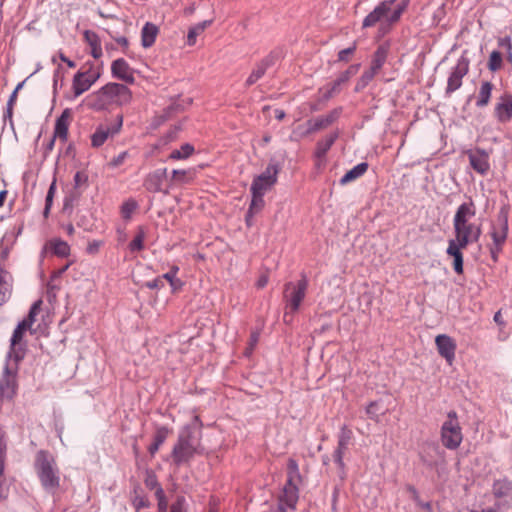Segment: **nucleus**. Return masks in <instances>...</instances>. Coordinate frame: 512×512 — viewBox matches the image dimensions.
Here are the masks:
<instances>
[{
  "instance_id": "56",
  "label": "nucleus",
  "mask_w": 512,
  "mask_h": 512,
  "mask_svg": "<svg viewBox=\"0 0 512 512\" xmlns=\"http://www.w3.org/2000/svg\"><path fill=\"white\" fill-rule=\"evenodd\" d=\"M169 284H170L172 293H176V292L180 291L184 285L183 281L178 277L174 278V280L171 281Z\"/></svg>"
},
{
  "instance_id": "14",
  "label": "nucleus",
  "mask_w": 512,
  "mask_h": 512,
  "mask_svg": "<svg viewBox=\"0 0 512 512\" xmlns=\"http://www.w3.org/2000/svg\"><path fill=\"white\" fill-rule=\"evenodd\" d=\"M469 159L470 166L480 175H486L490 170V153L483 148L475 147L465 152Z\"/></svg>"
},
{
  "instance_id": "64",
  "label": "nucleus",
  "mask_w": 512,
  "mask_h": 512,
  "mask_svg": "<svg viewBox=\"0 0 512 512\" xmlns=\"http://www.w3.org/2000/svg\"><path fill=\"white\" fill-rule=\"evenodd\" d=\"M116 42L121 45L123 48H127L129 45V41L126 37L116 38Z\"/></svg>"
},
{
  "instance_id": "23",
  "label": "nucleus",
  "mask_w": 512,
  "mask_h": 512,
  "mask_svg": "<svg viewBox=\"0 0 512 512\" xmlns=\"http://www.w3.org/2000/svg\"><path fill=\"white\" fill-rule=\"evenodd\" d=\"M166 172L167 170L164 168L149 173L144 180V187L154 193L161 191L163 181L166 178Z\"/></svg>"
},
{
  "instance_id": "20",
  "label": "nucleus",
  "mask_w": 512,
  "mask_h": 512,
  "mask_svg": "<svg viewBox=\"0 0 512 512\" xmlns=\"http://www.w3.org/2000/svg\"><path fill=\"white\" fill-rule=\"evenodd\" d=\"M43 252L65 258L70 255V246L60 238H52L45 243Z\"/></svg>"
},
{
  "instance_id": "60",
  "label": "nucleus",
  "mask_w": 512,
  "mask_h": 512,
  "mask_svg": "<svg viewBox=\"0 0 512 512\" xmlns=\"http://www.w3.org/2000/svg\"><path fill=\"white\" fill-rule=\"evenodd\" d=\"M377 73L372 71L371 69L365 71L363 73V75L361 76V78L364 80V82L366 83H369L373 78L374 76L376 75Z\"/></svg>"
},
{
  "instance_id": "54",
  "label": "nucleus",
  "mask_w": 512,
  "mask_h": 512,
  "mask_svg": "<svg viewBox=\"0 0 512 512\" xmlns=\"http://www.w3.org/2000/svg\"><path fill=\"white\" fill-rule=\"evenodd\" d=\"M504 245H499L492 243V246L490 247V254L491 258L496 262L498 260L499 254L502 252Z\"/></svg>"
},
{
  "instance_id": "53",
  "label": "nucleus",
  "mask_w": 512,
  "mask_h": 512,
  "mask_svg": "<svg viewBox=\"0 0 512 512\" xmlns=\"http://www.w3.org/2000/svg\"><path fill=\"white\" fill-rule=\"evenodd\" d=\"M453 269L457 274H463V255L453 259Z\"/></svg>"
},
{
  "instance_id": "29",
  "label": "nucleus",
  "mask_w": 512,
  "mask_h": 512,
  "mask_svg": "<svg viewBox=\"0 0 512 512\" xmlns=\"http://www.w3.org/2000/svg\"><path fill=\"white\" fill-rule=\"evenodd\" d=\"M271 58L267 57L259 62L246 80V85L251 86L263 77L267 68L271 65Z\"/></svg>"
},
{
  "instance_id": "6",
  "label": "nucleus",
  "mask_w": 512,
  "mask_h": 512,
  "mask_svg": "<svg viewBox=\"0 0 512 512\" xmlns=\"http://www.w3.org/2000/svg\"><path fill=\"white\" fill-rule=\"evenodd\" d=\"M419 454L423 465L441 476V472L446 468V459L445 451L440 444L434 441L425 442L422 444Z\"/></svg>"
},
{
  "instance_id": "18",
  "label": "nucleus",
  "mask_w": 512,
  "mask_h": 512,
  "mask_svg": "<svg viewBox=\"0 0 512 512\" xmlns=\"http://www.w3.org/2000/svg\"><path fill=\"white\" fill-rule=\"evenodd\" d=\"M494 115L501 123H507L512 119V95L503 94L495 105Z\"/></svg>"
},
{
  "instance_id": "1",
  "label": "nucleus",
  "mask_w": 512,
  "mask_h": 512,
  "mask_svg": "<svg viewBox=\"0 0 512 512\" xmlns=\"http://www.w3.org/2000/svg\"><path fill=\"white\" fill-rule=\"evenodd\" d=\"M408 6V0H385L380 2L363 20V28L377 27L383 37L400 20Z\"/></svg>"
},
{
  "instance_id": "40",
  "label": "nucleus",
  "mask_w": 512,
  "mask_h": 512,
  "mask_svg": "<svg viewBox=\"0 0 512 512\" xmlns=\"http://www.w3.org/2000/svg\"><path fill=\"white\" fill-rule=\"evenodd\" d=\"M252 194V200L249 207L248 215L252 216L255 213H258L261 211L265 205L264 202V195L257 194V193H251Z\"/></svg>"
},
{
  "instance_id": "45",
  "label": "nucleus",
  "mask_w": 512,
  "mask_h": 512,
  "mask_svg": "<svg viewBox=\"0 0 512 512\" xmlns=\"http://www.w3.org/2000/svg\"><path fill=\"white\" fill-rule=\"evenodd\" d=\"M156 497L158 499V511L167 512L168 503L162 488L157 489Z\"/></svg>"
},
{
  "instance_id": "11",
  "label": "nucleus",
  "mask_w": 512,
  "mask_h": 512,
  "mask_svg": "<svg viewBox=\"0 0 512 512\" xmlns=\"http://www.w3.org/2000/svg\"><path fill=\"white\" fill-rule=\"evenodd\" d=\"M491 494L494 497V503L498 507L508 510L512 508V480L508 477L495 479L491 486Z\"/></svg>"
},
{
  "instance_id": "17",
  "label": "nucleus",
  "mask_w": 512,
  "mask_h": 512,
  "mask_svg": "<svg viewBox=\"0 0 512 512\" xmlns=\"http://www.w3.org/2000/svg\"><path fill=\"white\" fill-rule=\"evenodd\" d=\"M99 75L88 74L86 72H77L74 75L72 82V90L74 97H78L84 92L88 91L90 87L96 82Z\"/></svg>"
},
{
  "instance_id": "26",
  "label": "nucleus",
  "mask_w": 512,
  "mask_h": 512,
  "mask_svg": "<svg viewBox=\"0 0 512 512\" xmlns=\"http://www.w3.org/2000/svg\"><path fill=\"white\" fill-rule=\"evenodd\" d=\"M159 33L158 27L150 22L145 23L141 30V44L144 48L151 47Z\"/></svg>"
},
{
  "instance_id": "43",
  "label": "nucleus",
  "mask_w": 512,
  "mask_h": 512,
  "mask_svg": "<svg viewBox=\"0 0 512 512\" xmlns=\"http://www.w3.org/2000/svg\"><path fill=\"white\" fill-rule=\"evenodd\" d=\"M358 71V66H350L346 71L336 79V85H343L349 81V79L355 75Z\"/></svg>"
},
{
  "instance_id": "12",
  "label": "nucleus",
  "mask_w": 512,
  "mask_h": 512,
  "mask_svg": "<svg viewBox=\"0 0 512 512\" xmlns=\"http://www.w3.org/2000/svg\"><path fill=\"white\" fill-rule=\"evenodd\" d=\"M352 440H353L352 430L348 426L343 425L338 433V436H337V447L335 448V450L332 454L333 460L336 463V465L338 466L339 470L342 472V474H345V472H346V464L344 462V455L346 454Z\"/></svg>"
},
{
  "instance_id": "44",
  "label": "nucleus",
  "mask_w": 512,
  "mask_h": 512,
  "mask_svg": "<svg viewBox=\"0 0 512 512\" xmlns=\"http://www.w3.org/2000/svg\"><path fill=\"white\" fill-rule=\"evenodd\" d=\"M56 191V183L55 181L52 182V184L49 187V190L46 195V201H45V208H44V217H47L53 202V197Z\"/></svg>"
},
{
  "instance_id": "30",
  "label": "nucleus",
  "mask_w": 512,
  "mask_h": 512,
  "mask_svg": "<svg viewBox=\"0 0 512 512\" xmlns=\"http://www.w3.org/2000/svg\"><path fill=\"white\" fill-rule=\"evenodd\" d=\"M368 169V164L365 162L359 163L358 165L354 166L351 170L347 171L345 175L340 179L341 185H346L358 178H360L362 175L366 173Z\"/></svg>"
},
{
  "instance_id": "9",
  "label": "nucleus",
  "mask_w": 512,
  "mask_h": 512,
  "mask_svg": "<svg viewBox=\"0 0 512 512\" xmlns=\"http://www.w3.org/2000/svg\"><path fill=\"white\" fill-rule=\"evenodd\" d=\"M308 287V281L305 277L299 280L297 283L289 282L285 284L284 288V300L286 302V309L290 313L298 311L301 302L305 298L306 290Z\"/></svg>"
},
{
  "instance_id": "27",
  "label": "nucleus",
  "mask_w": 512,
  "mask_h": 512,
  "mask_svg": "<svg viewBox=\"0 0 512 512\" xmlns=\"http://www.w3.org/2000/svg\"><path fill=\"white\" fill-rule=\"evenodd\" d=\"M338 138V133L333 132L326 135L323 139L317 142L315 156L318 159L324 158L326 153L329 151L331 146L334 144L336 139Z\"/></svg>"
},
{
  "instance_id": "58",
  "label": "nucleus",
  "mask_w": 512,
  "mask_h": 512,
  "mask_svg": "<svg viewBox=\"0 0 512 512\" xmlns=\"http://www.w3.org/2000/svg\"><path fill=\"white\" fill-rule=\"evenodd\" d=\"M508 509L503 507H498L496 503H494L491 507H487L485 509H482L480 512H506Z\"/></svg>"
},
{
  "instance_id": "62",
  "label": "nucleus",
  "mask_w": 512,
  "mask_h": 512,
  "mask_svg": "<svg viewBox=\"0 0 512 512\" xmlns=\"http://www.w3.org/2000/svg\"><path fill=\"white\" fill-rule=\"evenodd\" d=\"M493 320L495 323H497L498 325H501V326H504L505 325V322L502 318V315H501V312L498 311L494 314V317H493Z\"/></svg>"
},
{
  "instance_id": "36",
  "label": "nucleus",
  "mask_w": 512,
  "mask_h": 512,
  "mask_svg": "<svg viewBox=\"0 0 512 512\" xmlns=\"http://www.w3.org/2000/svg\"><path fill=\"white\" fill-rule=\"evenodd\" d=\"M42 304L43 301L41 299L35 301L31 306L27 317L21 321L22 323H26V325H28V327L31 329V333H33L32 326L36 321V316L39 314Z\"/></svg>"
},
{
  "instance_id": "3",
  "label": "nucleus",
  "mask_w": 512,
  "mask_h": 512,
  "mask_svg": "<svg viewBox=\"0 0 512 512\" xmlns=\"http://www.w3.org/2000/svg\"><path fill=\"white\" fill-rule=\"evenodd\" d=\"M34 469L42 488L49 494L55 495L61 487L60 471L54 456L45 450L37 452Z\"/></svg>"
},
{
  "instance_id": "21",
  "label": "nucleus",
  "mask_w": 512,
  "mask_h": 512,
  "mask_svg": "<svg viewBox=\"0 0 512 512\" xmlns=\"http://www.w3.org/2000/svg\"><path fill=\"white\" fill-rule=\"evenodd\" d=\"M71 119V112L68 109H65L56 120L54 128L55 139H60L62 142L67 140Z\"/></svg>"
},
{
  "instance_id": "34",
  "label": "nucleus",
  "mask_w": 512,
  "mask_h": 512,
  "mask_svg": "<svg viewBox=\"0 0 512 512\" xmlns=\"http://www.w3.org/2000/svg\"><path fill=\"white\" fill-rule=\"evenodd\" d=\"M387 408L383 407L380 401L371 402L367 408L366 413L371 420L378 422L380 416L386 412Z\"/></svg>"
},
{
  "instance_id": "7",
  "label": "nucleus",
  "mask_w": 512,
  "mask_h": 512,
  "mask_svg": "<svg viewBox=\"0 0 512 512\" xmlns=\"http://www.w3.org/2000/svg\"><path fill=\"white\" fill-rule=\"evenodd\" d=\"M463 440L462 429L458 422L457 413L449 411L447 420L441 426V441L445 448L456 450Z\"/></svg>"
},
{
  "instance_id": "16",
  "label": "nucleus",
  "mask_w": 512,
  "mask_h": 512,
  "mask_svg": "<svg viewBox=\"0 0 512 512\" xmlns=\"http://www.w3.org/2000/svg\"><path fill=\"white\" fill-rule=\"evenodd\" d=\"M111 73L114 78L127 84L135 82L134 69L123 58L114 60L111 64Z\"/></svg>"
},
{
  "instance_id": "42",
  "label": "nucleus",
  "mask_w": 512,
  "mask_h": 512,
  "mask_svg": "<svg viewBox=\"0 0 512 512\" xmlns=\"http://www.w3.org/2000/svg\"><path fill=\"white\" fill-rule=\"evenodd\" d=\"M502 66V54L498 50H493L489 56L487 67L490 71L495 72Z\"/></svg>"
},
{
  "instance_id": "57",
  "label": "nucleus",
  "mask_w": 512,
  "mask_h": 512,
  "mask_svg": "<svg viewBox=\"0 0 512 512\" xmlns=\"http://www.w3.org/2000/svg\"><path fill=\"white\" fill-rule=\"evenodd\" d=\"M268 281H269V277H268V275H267V274H262V275L258 278V280H257V282H256V286H257V288H259V289L264 288V287L267 285Z\"/></svg>"
},
{
  "instance_id": "49",
  "label": "nucleus",
  "mask_w": 512,
  "mask_h": 512,
  "mask_svg": "<svg viewBox=\"0 0 512 512\" xmlns=\"http://www.w3.org/2000/svg\"><path fill=\"white\" fill-rule=\"evenodd\" d=\"M498 45L507 50L509 58H512V43L510 37H503L498 40Z\"/></svg>"
},
{
  "instance_id": "63",
  "label": "nucleus",
  "mask_w": 512,
  "mask_h": 512,
  "mask_svg": "<svg viewBox=\"0 0 512 512\" xmlns=\"http://www.w3.org/2000/svg\"><path fill=\"white\" fill-rule=\"evenodd\" d=\"M134 506H135L136 510L138 511L139 509H141L143 507H147L148 503L144 499H139V500L134 501Z\"/></svg>"
},
{
  "instance_id": "33",
  "label": "nucleus",
  "mask_w": 512,
  "mask_h": 512,
  "mask_svg": "<svg viewBox=\"0 0 512 512\" xmlns=\"http://www.w3.org/2000/svg\"><path fill=\"white\" fill-rule=\"evenodd\" d=\"M387 58V50L383 46H380L374 53V57L371 63L370 69L376 73L380 71Z\"/></svg>"
},
{
  "instance_id": "31",
  "label": "nucleus",
  "mask_w": 512,
  "mask_h": 512,
  "mask_svg": "<svg viewBox=\"0 0 512 512\" xmlns=\"http://www.w3.org/2000/svg\"><path fill=\"white\" fill-rule=\"evenodd\" d=\"M210 23V21H203L191 27L187 35V45L194 46L196 44L197 37L205 31V29L210 25Z\"/></svg>"
},
{
  "instance_id": "28",
  "label": "nucleus",
  "mask_w": 512,
  "mask_h": 512,
  "mask_svg": "<svg viewBox=\"0 0 512 512\" xmlns=\"http://www.w3.org/2000/svg\"><path fill=\"white\" fill-rule=\"evenodd\" d=\"M493 87L490 81H483L481 83L475 103L476 107L483 108L489 104Z\"/></svg>"
},
{
  "instance_id": "8",
  "label": "nucleus",
  "mask_w": 512,
  "mask_h": 512,
  "mask_svg": "<svg viewBox=\"0 0 512 512\" xmlns=\"http://www.w3.org/2000/svg\"><path fill=\"white\" fill-rule=\"evenodd\" d=\"M470 61L469 50H463L455 66L451 68L449 73L445 88L446 97H450L455 91L461 88L463 77L469 72Z\"/></svg>"
},
{
  "instance_id": "5",
  "label": "nucleus",
  "mask_w": 512,
  "mask_h": 512,
  "mask_svg": "<svg viewBox=\"0 0 512 512\" xmlns=\"http://www.w3.org/2000/svg\"><path fill=\"white\" fill-rule=\"evenodd\" d=\"M199 443L195 440L190 428L186 427L179 433L177 443L171 453L173 462L180 465L188 462L198 453Z\"/></svg>"
},
{
  "instance_id": "32",
  "label": "nucleus",
  "mask_w": 512,
  "mask_h": 512,
  "mask_svg": "<svg viewBox=\"0 0 512 512\" xmlns=\"http://www.w3.org/2000/svg\"><path fill=\"white\" fill-rule=\"evenodd\" d=\"M168 433L169 431L165 427H160L157 429L154 436V442L149 446L148 449L151 455H154L159 450L160 446L165 442Z\"/></svg>"
},
{
  "instance_id": "25",
  "label": "nucleus",
  "mask_w": 512,
  "mask_h": 512,
  "mask_svg": "<svg viewBox=\"0 0 512 512\" xmlns=\"http://www.w3.org/2000/svg\"><path fill=\"white\" fill-rule=\"evenodd\" d=\"M12 294V279L9 272L0 265V306L5 304Z\"/></svg>"
},
{
  "instance_id": "52",
  "label": "nucleus",
  "mask_w": 512,
  "mask_h": 512,
  "mask_svg": "<svg viewBox=\"0 0 512 512\" xmlns=\"http://www.w3.org/2000/svg\"><path fill=\"white\" fill-rule=\"evenodd\" d=\"M145 286L149 289H161L164 287V282L162 278L159 276L152 281L146 282Z\"/></svg>"
},
{
  "instance_id": "37",
  "label": "nucleus",
  "mask_w": 512,
  "mask_h": 512,
  "mask_svg": "<svg viewBox=\"0 0 512 512\" xmlns=\"http://www.w3.org/2000/svg\"><path fill=\"white\" fill-rule=\"evenodd\" d=\"M145 238H146L145 230L142 227H139L135 237L129 244L130 251L136 252V251L143 250Z\"/></svg>"
},
{
  "instance_id": "47",
  "label": "nucleus",
  "mask_w": 512,
  "mask_h": 512,
  "mask_svg": "<svg viewBox=\"0 0 512 512\" xmlns=\"http://www.w3.org/2000/svg\"><path fill=\"white\" fill-rule=\"evenodd\" d=\"M356 45L353 44V46L343 49L338 53V59L339 61H349L350 56L355 52Z\"/></svg>"
},
{
  "instance_id": "59",
  "label": "nucleus",
  "mask_w": 512,
  "mask_h": 512,
  "mask_svg": "<svg viewBox=\"0 0 512 512\" xmlns=\"http://www.w3.org/2000/svg\"><path fill=\"white\" fill-rule=\"evenodd\" d=\"M126 156H127V152H122V153H120L117 157H115V158L112 160V165H113V166H119V165H121V164L124 162V160H125Z\"/></svg>"
},
{
  "instance_id": "15",
  "label": "nucleus",
  "mask_w": 512,
  "mask_h": 512,
  "mask_svg": "<svg viewBox=\"0 0 512 512\" xmlns=\"http://www.w3.org/2000/svg\"><path fill=\"white\" fill-rule=\"evenodd\" d=\"M438 353L442 356L449 365H452L455 360L456 342L454 339L446 334H440L435 338Z\"/></svg>"
},
{
  "instance_id": "22",
  "label": "nucleus",
  "mask_w": 512,
  "mask_h": 512,
  "mask_svg": "<svg viewBox=\"0 0 512 512\" xmlns=\"http://www.w3.org/2000/svg\"><path fill=\"white\" fill-rule=\"evenodd\" d=\"M339 116V112L337 110L331 111L327 115L320 116L316 119L309 120L307 122L308 130L307 133H314L319 130L325 129L330 126Z\"/></svg>"
},
{
  "instance_id": "41",
  "label": "nucleus",
  "mask_w": 512,
  "mask_h": 512,
  "mask_svg": "<svg viewBox=\"0 0 512 512\" xmlns=\"http://www.w3.org/2000/svg\"><path fill=\"white\" fill-rule=\"evenodd\" d=\"M171 180L177 184L189 183L193 180V173L187 170H173Z\"/></svg>"
},
{
  "instance_id": "48",
  "label": "nucleus",
  "mask_w": 512,
  "mask_h": 512,
  "mask_svg": "<svg viewBox=\"0 0 512 512\" xmlns=\"http://www.w3.org/2000/svg\"><path fill=\"white\" fill-rule=\"evenodd\" d=\"M21 87V84H19L16 89L14 90V92L12 93V95L10 96L9 100H8V103H7V111H6V114L9 118L12 117V111H13V106H14V103L16 101V97H17V92L18 90L20 89Z\"/></svg>"
},
{
  "instance_id": "2",
  "label": "nucleus",
  "mask_w": 512,
  "mask_h": 512,
  "mask_svg": "<svg viewBox=\"0 0 512 512\" xmlns=\"http://www.w3.org/2000/svg\"><path fill=\"white\" fill-rule=\"evenodd\" d=\"M132 100L131 90L124 84L110 82L88 96L89 106L96 110L127 105Z\"/></svg>"
},
{
  "instance_id": "35",
  "label": "nucleus",
  "mask_w": 512,
  "mask_h": 512,
  "mask_svg": "<svg viewBox=\"0 0 512 512\" xmlns=\"http://www.w3.org/2000/svg\"><path fill=\"white\" fill-rule=\"evenodd\" d=\"M468 244H464L462 240H459L457 238L451 239L448 242V247L446 250V253L451 256L453 259L457 258L458 256H462L463 253L461 249L467 247Z\"/></svg>"
},
{
  "instance_id": "55",
  "label": "nucleus",
  "mask_w": 512,
  "mask_h": 512,
  "mask_svg": "<svg viewBox=\"0 0 512 512\" xmlns=\"http://www.w3.org/2000/svg\"><path fill=\"white\" fill-rule=\"evenodd\" d=\"M171 512H184V498L179 497L172 505Z\"/></svg>"
},
{
  "instance_id": "39",
  "label": "nucleus",
  "mask_w": 512,
  "mask_h": 512,
  "mask_svg": "<svg viewBox=\"0 0 512 512\" xmlns=\"http://www.w3.org/2000/svg\"><path fill=\"white\" fill-rule=\"evenodd\" d=\"M300 480V472L296 460L290 458L287 462V482L297 483Z\"/></svg>"
},
{
  "instance_id": "10",
  "label": "nucleus",
  "mask_w": 512,
  "mask_h": 512,
  "mask_svg": "<svg viewBox=\"0 0 512 512\" xmlns=\"http://www.w3.org/2000/svg\"><path fill=\"white\" fill-rule=\"evenodd\" d=\"M509 211L510 206L508 204L501 206L495 222L491 225L490 235L493 243L497 244V246L506 243L509 231Z\"/></svg>"
},
{
  "instance_id": "61",
  "label": "nucleus",
  "mask_w": 512,
  "mask_h": 512,
  "mask_svg": "<svg viewBox=\"0 0 512 512\" xmlns=\"http://www.w3.org/2000/svg\"><path fill=\"white\" fill-rule=\"evenodd\" d=\"M59 58L61 61L65 62L69 68H74L76 66L75 62L67 58L63 53L59 54Z\"/></svg>"
},
{
  "instance_id": "38",
  "label": "nucleus",
  "mask_w": 512,
  "mask_h": 512,
  "mask_svg": "<svg viewBox=\"0 0 512 512\" xmlns=\"http://www.w3.org/2000/svg\"><path fill=\"white\" fill-rule=\"evenodd\" d=\"M194 152V147L188 143L183 144L180 149H176L171 152L169 155V159L172 160H181L186 159L191 156Z\"/></svg>"
},
{
  "instance_id": "4",
  "label": "nucleus",
  "mask_w": 512,
  "mask_h": 512,
  "mask_svg": "<svg viewBox=\"0 0 512 512\" xmlns=\"http://www.w3.org/2000/svg\"><path fill=\"white\" fill-rule=\"evenodd\" d=\"M475 213L474 204L464 202L459 205L454 215L455 238L462 240L464 244L477 242L481 236L480 225L469 222V219L474 217Z\"/></svg>"
},
{
  "instance_id": "13",
  "label": "nucleus",
  "mask_w": 512,
  "mask_h": 512,
  "mask_svg": "<svg viewBox=\"0 0 512 512\" xmlns=\"http://www.w3.org/2000/svg\"><path fill=\"white\" fill-rule=\"evenodd\" d=\"M278 172V166L270 163L265 171L253 180L250 188L251 193L265 195L277 182Z\"/></svg>"
},
{
  "instance_id": "19",
  "label": "nucleus",
  "mask_w": 512,
  "mask_h": 512,
  "mask_svg": "<svg viewBox=\"0 0 512 512\" xmlns=\"http://www.w3.org/2000/svg\"><path fill=\"white\" fill-rule=\"evenodd\" d=\"M122 126V117L119 118V121L115 127H108V126H99L96 131L91 136V143L93 147H100L102 146L109 135H113L119 132L120 128Z\"/></svg>"
},
{
  "instance_id": "24",
  "label": "nucleus",
  "mask_w": 512,
  "mask_h": 512,
  "mask_svg": "<svg viewBox=\"0 0 512 512\" xmlns=\"http://www.w3.org/2000/svg\"><path fill=\"white\" fill-rule=\"evenodd\" d=\"M84 41L89 48V52L94 59H99L103 55L101 40L98 34L91 30H85L83 33Z\"/></svg>"
},
{
  "instance_id": "51",
  "label": "nucleus",
  "mask_w": 512,
  "mask_h": 512,
  "mask_svg": "<svg viewBox=\"0 0 512 512\" xmlns=\"http://www.w3.org/2000/svg\"><path fill=\"white\" fill-rule=\"evenodd\" d=\"M258 338L259 337H258L257 333H252L251 334L249 346L246 348V350L244 352L245 356L249 357L252 354V352H253V350H254L257 342H258Z\"/></svg>"
},
{
  "instance_id": "46",
  "label": "nucleus",
  "mask_w": 512,
  "mask_h": 512,
  "mask_svg": "<svg viewBox=\"0 0 512 512\" xmlns=\"http://www.w3.org/2000/svg\"><path fill=\"white\" fill-rule=\"evenodd\" d=\"M88 176L82 171L76 172L74 176V183L76 188H80L87 184Z\"/></svg>"
},
{
  "instance_id": "50",
  "label": "nucleus",
  "mask_w": 512,
  "mask_h": 512,
  "mask_svg": "<svg viewBox=\"0 0 512 512\" xmlns=\"http://www.w3.org/2000/svg\"><path fill=\"white\" fill-rule=\"evenodd\" d=\"M136 203L134 201H128L122 206V214L124 218H128L130 214L135 210Z\"/></svg>"
}]
</instances>
